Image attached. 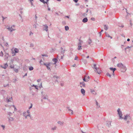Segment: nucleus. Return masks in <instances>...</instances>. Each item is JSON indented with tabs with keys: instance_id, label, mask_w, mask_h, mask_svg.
<instances>
[{
	"instance_id": "f257e3e1",
	"label": "nucleus",
	"mask_w": 133,
	"mask_h": 133,
	"mask_svg": "<svg viewBox=\"0 0 133 133\" xmlns=\"http://www.w3.org/2000/svg\"><path fill=\"white\" fill-rule=\"evenodd\" d=\"M118 67L120 68L122 72H124L127 70V68L122 63H119L117 64Z\"/></svg>"
},
{
	"instance_id": "f03ea898",
	"label": "nucleus",
	"mask_w": 133,
	"mask_h": 133,
	"mask_svg": "<svg viewBox=\"0 0 133 133\" xmlns=\"http://www.w3.org/2000/svg\"><path fill=\"white\" fill-rule=\"evenodd\" d=\"M96 64H94L92 68L95 69V72L99 74L102 71L98 68L96 67Z\"/></svg>"
},
{
	"instance_id": "7ed1b4c3",
	"label": "nucleus",
	"mask_w": 133,
	"mask_h": 133,
	"mask_svg": "<svg viewBox=\"0 0 133 133\" xmlns=\"http://www.w3.org/2000/svg\"><path fill=\"white\" fill-rule=\"evenodd\" d=\"M52 64L51 63H43V65H45L47 67V69L49 70H51L50 66L51 64Z\"/></svg>"
},
{
	"instance_id": "20e7f679",
	"label": "nucleus",
	"mask_w": 133,
	"mask_h": 133,
	"mask_svg": "<svg viewBox=\"0 0 133 133\" xmlns=\"http://www.w3.org/2000/svg\"><path fill=\"white\" fill-rule=\"evenodd\" d=\"M118 114L119 115L120 119H123V118L122 117V112L119 108H118L117 110Z\"/></svg>"
},
{
	"instance_id": "39448f33",
	"label": "nucleus",
	"mask_w": 133,
	"mask_h": 133,
	"mask_svg": "<svg viewBox=\"0 0 133 133\" xmlns=\"http://www.w3.org/2000/svg\"><path fill=\"white\" fill-rule=\"evenodd\" d=\"M43 31H45L46 32L48 31V26L46 24L43 25Z\"/></svg>"
},
{
	"instance_id": "423d86ee",
	"label": "nucleus",
	"mask_w": 133,
	"mask_h": 133,
	"mask_svg": "<svg viewBox=\"0 0 133 133\" xmlns=\"http://www.w3.org/2000/svg\"><path fill=\"white\" fill-rule=\"evenodd\" d=\"M7 29L8 30L10 31V32H12L14 31H15L16 30L15 29H13L12 26H11V27H9L7 28Z\"/></svg>"
},
{
	"instance_id": "0eeeda50",
	"label": "nucleus",
	"mask_w": 133,
	"mask_h": 133,
	"mask_svg": "<svg viewBox=\"0 0 133 133\" xmlns=\"http://www.w3.org/2000/svg\"><path fill=\"white\" fill-rule=\"evenodd\" d=\"M90 91L91 93L92 94L94 95H95L96 94V92L95 90L93 89H90Z\"/></svg>"
},
{
	"instance_id": "6e6552de",
	"label": "nucleus",
	"mask_w": 133,
	"mask_h": 133,
	"mask_svg": "<svg viewBox=\"0 0 133 133\" xmlns=\"http://www.w3.org/2000/svg\"><path fill=\"white\" fill-rule=\"evenodd\" d=\"M68 112L70 115L73 114V111L71 110L69 108H68Z\"/></svg>"
},
{
	"instance_id": "1a4fd4ad",
	"label": "nucleus",
	"mask_w": 133,
	"mask_h": 133,
	"mask_svg": "<svg viewBox=\"0 0 133 133\" xmlns=\"http://www.w3.org/2000/svg\"><path fill=\"white\" fill-rule=\"evenodd\" d=\"M0 93L1 94H2L3 96L4 95L6 94V91L4 90H1L0 91Z\"/></svg>"
},
{
	"instance_id": "9d476101",
	"label": "nucleus",
	"mask_w": 133,
	"mask_h": 133,
	"mask_svg": "<svg viewBox=\"0 0 133 133\" xmlns=\"http://www.w3.org/2000/svg\"><path fill=\"white\" fill-rule=\"evenodd\" d=\"M80 84L81 85L80 86V87H85V83L84 82H80Z\"/></svg>"
},
{
	"instance_id": "9b49d317",
	"label": "nucleus",
	"mask_w": 133,
	"mask_h": 133,
	"mask_svg": "<svg viewBox=\"0 0 133 133\" xmlns=\"http://www.w3.org/2000/svg\"><path fill=\"white\" fill-rule=\"evenodd\" d=\"M81 92L83 96L85 95V91L84 89H81Z\"/></svg>"
},
{
	"instance_id": "f8f14e48",
	"label": "nucleus",
	"mask_w": 133,
	"mask_h": 133,
	"mask_svg": "<svg viewBox=\"0 0 133 133\" xmlns=\"http://www.w3.org/2000/svg\"><path fill=\"white\" fill-rule=\"evenodd\" d=\"M8 66V64L7 63H5L2 66L1 65V67L2 68L4 69H6Z\"/></svg>"
},
{
	"instance_id": "ddd939ff",
	"label": "nucleus",
	"mask_w": 133,
	"mask_h": 133,
	"mask_svg": "<svg viewBox=\"0 0 133 133\" xmlns=\"http://www.w3.org/2000/svg\"><path fill=\"white\" fill-rule=\"evenodd\" d=\"M57 123L60 124L61 125H63L64 122L63 121H59L57 122Z\"/></svg>"
},
{
	"instance_id": "4468645a",
	"label": "nucleus",
	"mask_w": 133,
	"mask_h": 133,
	"mask_svg": "<svg viewBox=\"0 0 133 133\" xmlns=\"http://www.w3.org/2000/svg\"><path fill=\"white\" fill-rule=\"evenodd\" d=\"M61 53L63 55V56H64V54L65 52V50L63 49L62 47L61 48Z\"/></svg>"
},
{
	"instance_id": "2eb2a0df",
	"label": "nucleus",
	"mask_w": 133,
	"mask_h": 133,
	"mask_svg": "<svg viewBox=\"0 0 133 133\" xmlns=\"http://www.w3.org/2000/svg\"><path fill=\"white\" fill-rule=\"evenodd\" d=\"M8 121L9 122H10V121H12L14 120V118L13 117H8Z\"/></svg>"
},
{
	"instance_id": "dca6fc26",
	"label": "nucleus",
	"mask_w": 133,
	"mask_h": 133,
	"mask_svg": "<svg viewBox=\"0 0 133 133\" xmlns=\"http://www.w3.org/2000/svg\"><path fill=\"white\" fill-rule=\"evenodd\" d=\"M88 21L87 18H84L82 20V22L83 23H86Z\"/></svg>"
},
{
	"instance_id": "f3484780",
	"label": "nucleus",
	"mask_w": 133,
	"mask_h": 133,
	"mask_svg": "<svg viewBox=\"0 0 133 133\" xmlns=\"http://www.w3.org/2000/svg\"><path fill=\"white\" fill-rule=\"evenodd\" d=\"M96 106L97 108H98L100 107L99 104L98 103V102L96 101Z\"/></svg>"
},
{
	"instance_id": "a211bd4d",
	"label": "nucleus",
	"mask_w": 133,
	"mask_h": 133,
	"mask_svg": "<svg viewBox=\"0 0 133 133\" xmlns=\"http://www.w3.org/2000/svg\"><path fill=\"white\" fill-rule=\"evenodd\" d=\"M52 61L53 62H54V64H55L57 61V59L56 58H54V59H53L52 60Z\"/></svg>"
},
{
	"instance_id": "6ab92c4d",
	"label": "nucleus",
	"mask_w": 133,
	"mask_h": 133,
	"mask_svg": "<svg viewBox=\"0 0 133 133\" xmlns=\"http://www.w3.org/2000/svg\"><path fill=\"white\" fill-rule=\"evenodd\" d=\"M42 98L44 99H48V96L47 95H46L45 96H42Z\"/></svg>"
},
{
	"instance_id": "aec40b11",
	"label": "nucleus",
	"mask_w": 133,
	"mask_h": 133,
	"mask_svg": "<svg viewBox=\"0 0 133 133\" xmlns=\"http://www.w3.org/2000/svg\"><path fill=\"white\" fill-rule=\"evenodd\" d=\"M128 117V115H124V117L123 118V119H124L126 121Z\"/></svg>"
},
{
	"instance_id": "412c9836",
	"label": "nucleus",
	"mask_w": 133,
	"mask_h": 133,
	"mask_svg": "<svg viewBox=\"0 0 133 133\" xmlns=\"http://www.w3.org/2000/svg\"><path fill=\"white\" fill-rule=\"evenodd\" d=\"M111 122L110 121L108 122H107V125L109 127H110L111 126Z\"/></svg>"
},
{
	"instance_id": "4be33fe9",
	"label": "nucleus",
	"mask_w": 133,
	"mask_h": 133,
	"mask_svg": "<svg viewBox=\"0 0 133 133\" xmlns=\"http://www.w3.org/2000/svg\"><path fill=\"white\" fill-rule=\"evenodd\" d=\"M110 69L113 71V72H114L116 69V68H113L112 67H110L109 68Z\"/></svg>"
},
{
	"instance_id": "5701e85b",
	"label": "nucleus",
	"mask_w": 133,
	"mask_h": 133,
	"mask_svg": "<svg viewBox=\"0 0 133 133\" xmlns=\"http://www.w3.org/2000/svg\"><path fill=\"white\" fill-rule=\"evenodd\" d=\"M104 28L106 30H107L108 29V26L106 25H104Z\"/></svg>"
},
{
	"instance_id": "b1692460",
	"label": "nucleus",
	"mask_w": 133,
	"mask_h": 133,
	"mask_svg": "<svg viewBox=\"0 0 133 133\" xmlns=\"http://www.w3.org/2000/svg\"><path fill=\"white\" fill-rule=\"evenodd\" d=\"M57 128V127L56 126H54V127H52L51 128V130H56Z\"/></svg>"
},
{
	"instance_id": "393cba45",
	"label": "nucleus",
	"mask_w": 133,
	"mask_h": 133,
	"mask_svg": "<svg viewBox=\"0 0 133 133\" xmlns=\"http://www.w3.org/2000/svg\"><path fill=\"white\" fill-rule=\"evenodd\" d=\"M14 51L15 53H17L19 52V50L15 48L14 49Z\"/></svg>"
},
{
	"instance_id": "a878e982",
	"label": "nucleus",
	"mask_w": 133,
	"mask_h": 133,
	"mask_svg": "<svg viewBox=\"0 0 133 133\" xmlns=\"http://www.w3.org/2000/svg\"><path fill=\"white\" fill-rule=\"evenodd\" d=\"M81 47V45H78V50H81L82 49Z\"/></svg>"
},
{
	"instance_id": "bb28decb",
	"label": "nucleus",
	"mask_w": 133,
	"mask_h": 133,
	"mask_svg": "<svg viewBox=\"0 0 133 133\" xmlns=\"http://www.w3.org/2000/svg\"><path fill=\"white\" fill-rule=\"evenodd\" d=\"M82 43L83 41H82L79 40L78 45H82Z\"/></svg>"
},
{
	"instance_id": "cd10ccee",
	"label": "nucleus",
	"mask_w": 133,
	"mask_h": 133,
	"mask_svg": "<svg viewBox=\"0 0 133 133\" xmlns=\"http://www.w3.org/2000/svg\"><path fill=\"white\" fill-rule=\"evenodd\" d=\"M14 71L16 73H17L18 71V69H17L14 68Z\"/></svg>"
},
{
	"instance_id": "c85d7f7f",
	"label": "nucleus",
	"mask_w": 133,
	"mask_h": 133,
	"mask_svg": "<svg viewBox=\"0 0 133 133\" xmlns=\"http://www.w3.org/2000/svg\"><path fill=\"white\" fill-rule=\"evenodd\" d=\"M40 1L41 2H43L44 4L46 3L47 4V2H46V1H45L44 0H40Z\"/></svg>"
},
{
	"instance_id": "c756f323",
	"label": "nucleus",
	"mask_w": 133,
	"mask_h": 133,
	"mask_svg": "<svg viewBox=\"0 0 133 133\" xmlns=\"http://www.w3.org/2000/svg\"><path fill=\"white\" fill-rule=\"evenodd\" d=\"M34 68L32 66H30L29 68V70L30 71H31L33 70Z\"/></svg>"
},
{
	"instance_id": "7c9ffc66",
	"label": "nucleus",
	"mask_w": 133,
	"mask_h": 133,
	"mask_svg": "<svg viewBox=\"0 0 133 133\" xmlns=\"http://www.w3.org/2000/svg\"><path fill=\"white\" fill-rule=\"evenodd\" d=\"M27 115V113L25 111L23 113V116H26Z\"/></svg>"
},
{
	"instance_id": "2f4dec72",
	"label": "nucleus",
	"mask_w": 133,
	"mask_h": 133,
	"mask_svg": "<svg viewBox=\"0 0 133 133\" xmlns=\"http://www.w3.org/2000/svg\"><path fill=\"white\" fill-rule=\"evenodd\" d=\"M65 29L66 31L68 30L69 29V28L68 26H65Z\"/></svg>"
},
{
	"instance_id": "473e14b6",
	"label": "nucleus",
	"mask_w": 133,
	"mask_h": 133,
	"mask_svg": "<svg viewBox=\"0 0 133 133\" xmlns=\"http://www.w3.org/2000/svg\"><path fill=\"white\" fill-rule=\"evenodd\" d=\"M7 114L8 115L10 116L12 114V113L10 112H8Z\"/></svg>"
},
{
	"instance_id": "72a5a7b5",
	"label": "nucleus",
	"mask_w": 133,
	"mask_h": 133,
	"mask_svg": "<svg viewBox=\"0 0 133 133\" xmlns=\"http://www.w3.org/2000/svg\"><path fill=\"white\" fill-rule=\"evenodd\" d=\"M43 63L42 59L39 62V63L41 64V65H43Z\"/></svg>"
},
{
	"instance_id": "f704fd0d",
	"label": "nucleus",
	"mask_w": 133,
	"mask_h": 133,
	"mask_svg": "<svg viewBox=\"0 0 133 133\" xmlns=\"http://www.w3.org/2000/svg\"><path fill=\"white\" fill-rule=\"evenodd\" d=\"M34 44L32 43H31L30 44V47H32L34 46Z\"/></svg>"
},
{
	"instance_id": "c9c22d12",
	"label": "nucleus",
	"mask_w": 133,
	"mask_h": 133,
	"mask_svg": "<svg viewBox=\"0 0 133 133\" xmlns=\"http://www.w3.org/2000/svg\"><path fill=\"white\" fill-rule=\"evenodd\" d=\"M132 47V46H128L126 48H125V50H126V49H127L129 48H131Z\"/></svg>"
},
{
	"instance_id": "e433bc0d",
	"label": "nucleus",
	"mask_w": 133,
	"mask_h": 133,
	"mask_svg": "<svg viewBox=\"0 0 133 133\" xmlns=\"http://www.w3.org/2000/svg\"><path fill=\"white\" fill-rule=\"evenodd\" d=\"M37 23H35V24H34L33 25V26L34 28H36L37 27Z\"/></svg>"
},
{
	"instance_id": "4c0bfd02",
	"label": "nucleus",
	"mask_w": 133,
	"mask_h": 133,
	"mask_svg": "<svg viewBox=\"0 0 133 133\" xmlns=\"http://www.w3.org/2000/svg\"><path fill=\"white\" fill-rule=\"evenodd\" d=\"M105 34H106V36L107 37H109L110 35L109 34H107V32H105Z\"/></svg>"
},
{
	"instance_id": "58836bf2",
	"label": "nucleus",
	"mask_w": 133,
	"mask_h": 133,
	"mask_svg": "<svg viewBox=\"0 0 133 133\" xmlns=\"http://www.w3.org/2000/svg\"><path fill=\"white\" fill-rule=\"evenodd\" d=\"M106 75L107 76H109L110 77H111V75L109 73H107L106 74Z\"/></svg>"
},
{
	"instance_id": "ea45409f",
	"label": "nucleus",
	"mask_w": 133,
	"mask_h": 133,
	"mask_svg": "<svg viewBox=\"0 0 133 133\" xmlns=\"http://www.w3.org/2000/svg\"><path fill=\"white\" fill-rule=\"evenodd\" d=\"M91 42V40L90 39H89L88 41V43L89 44H90Z\"/></svg>"
},
{
	"instance_id": "a19ab883",
	"label": "nucleus",
	"mask_w": 133,
	"mask_h": 133,
	"mask_svg": "<svg viewBox=\"0 0 133 133\" xmlns=\"http://www.w3.org/2000/svg\"><path fill=\"white\" fill-rule=\"evenodd\" d=\"M94 81L96 82L97 83H98L99 82V81L98 80H94Z\"/></svg>"
},
{
	"instance_id": "79ce46f5",
	"label": "nucleus",
	"mask_w": 133,
	"mask_h": 133,
	"mask_svg": "<svg viewBox=\"0 0 133 133\" xmlns=\"http://www.w3.org/2000/svg\"><path fill=\"white\" fill-rule=\"evenodd\" d=\"M14 65H11L10 66V67L11 68H14Z\"/></svg>"
},
{
	"instance_id": "37998d69",
	"label": "nucleus",
	"mask_w": 133,
	"mask_h": 133,
	"mask_svg": "<svg viewBox=\"0 0 133 133\" xmlns=\"http://www.w3.org/2000/svg\"><path fill=\"white\" fill-rule=\"evenodd\" d=\"M9 85L8 84H4V87H9Z\"/></svg>"
},
{
	"instance_id": "c03bdc74",
	"label": "nucleus",
	"mask_w": 133,
	"mask_h": 133,
	"mask_svg": "<svg viewBox=\"0 0 133 133\" xmlns=\"http://www.w3.org/2000/svg\"><path fill=\"white\" fill-rule=\"evenodd\" d=\"M14 59L17 62H18L19 61V59L17 57L14 58Z\"/></svg>"
},
{
	"instance_id": "a18cd8bd",
	"label": "nucleus",
	"mask_w": 133,
	"mask_h": 133,
	"mask_svg": "<svg viewBox=\"0 0 133 133\" xmlns=\"http://www.w3.org/2000/svg\"><path fill=\"white\" fill-rule=\"evenodd\" d=\"M3 53L2 51L0 52V56H3Z\"/></svg>"
},
{
	"instance_id": "49530a36",
	"label": "nucleus",
	"mask_w": 133,
	"mask_h": 133,
	"mask_svg": "<svg viewBox=\"0 0 133 133\" xmlns=\"http://www.w3.org/2000/svg\"><path fill=\"white\" fill-rule=\"evenodd\" d=\"M13 81L14 83H15L16 81H17V80L16 79H13Z\"/></svg>"
},
{
	"instance_id": "de8ad7c7",
	"label": "nucleus",
	"mask_w": 133,
	"mask_h": 133,
	"mask_svg": "<svg viewBox=\"0 0 133 133\" xmlns=\"http://www.w3.org/2000/svg\"><path fill=\"white\" fill-rule=\"evenodd\" d=\"M91 20L93 21H95V18L94 17H92L91 18Z\"/></svg>"
},
{
	"instance_id": "09e8293b",
	"label": "nucleus",
	"mask_w": 133,
	"mask_h": 133,
	"mask_svg": "<svg viewBox=\"0 0 133 133\" xmlns=\"http://www.w3.org/2000/svg\"><path fill=\"white\" fill-rule=\"evenodd\" d=\"M83 79L84 81L85 82H87L88 81V80L87 79H85V78H83Z\"/></svg>"
},
{
	"instance_id": "8fccbe9b",
	"label": "nucleus",
	"mask_w": 133,
	"mask_h": 133,
	"mask_svg": "<svg viewBox=\"0 0 133 133\" xmlns=\"http://www.w3.org/2000/svg\"><path fill=\"white\" fill-rule=\"evenodd\" d=\"M42 56L43 57L45 56V57H47L48 56L47 55H46V54H42Z\"/></svg>"
},
{
	"instance_id": "3c124183",
	"label": "nucleus",
	"mask_w": 133,
	"mask_h": 133,
	"mask_svg": "<svg viewBox=\"0 0 133 133\" xmlns=\"http://www.w3.org/2000/svg\"><path fill=\"white\" fill-rule=\"evenodd\" d=\"M33 34V32H32L31 31H30V34H29V35L30 36H31Z\"/></svg>"
},
{
	"instance_id": "603ef678",
	"label": "nucleus",
	"mask_w": 133,
	"mask_h": 133,
	"mask_svg": "<svg viewBox=\"0 0 133 133\" xmlns=\"http://www.w3.org/2000/svg\"><path fill=\"white\" fill-rule=\"evenodd\" d=\"M82 15L84 17H85L87 15V14L86 13H84Z\"/></svg>"
},
{
	"instance_id": "864d4df0",
	"label": "nucleus",
	"mask_w": 133,
	"mask_h": 133,
	"mask_svg": "<svg viewBox=\"0 0 133 133\" xmlns=\"http://www.w3.org/2000/svg\"><path fill=\"white\" fill-rule=\"evenodd\" d=\"M127 119L128 120H130L131 119V118L129 115H128V117L127 118Z\"/></svg>"
},
{
	"instance_id": "5fc2aeb1",
	"label": "nucleus",
	"mask_w": 133,
	"mask_h": 133,
	"mask_svg": "<svg viewBox=\"0 0 133 133\" xmlns=\"http://www.w3.org/2000/svg\"><path fill=\"white\" fill-rule=\"evenodd\" d=\"M32 103H31V106L29 107V109H30L32 107Z\"/></svg>"
},
{
	"instance_id": "6e6d98bb",
	"label": "nucleus",
	"mask_w": 133,
	"mask_h": 133,
	"mask_svg": "<svg viewBox=\"0 0 133 133\" xmlns=\"http://www.w3.org/2000/svg\"><path fill=\"white\" fill-rule=\"evenodd\" d=\"M56 78L57 79L58 78V77L57 76H54L53 77V78Z\"/></svg>"
},
{
	"instance_id": "4d7b16f0",
	"label": "nucleus",
	"mask_w": 133,
	"mask_h": 133,
	"mask_svg": "<svg viewBox=\"0 0 133 133\" xmlns=\"http://www.w3.org/2000/svg\"><path fill=\"white\" fill-rule=\"evenodd\" d=\"M75 60H78V57L76 56L74 59Z\"/></svg>"
},
{
	"instance_id": "13d9d810",
	"label": "nucleus",
	"mask_w": 133,
	"mask_h": 133,
	"mask_svg": "<svg viewBox=\"0 0 133 133\" xmlns=\"http://www.w3.org/2000/svg\"><path fill=\"white\" fill-rule=\"evenodd\" d=\"M84 63H87V61L85 59H84L82 61Z\"/></svg>"
},
{
	"instance_id": "bf43d9fd",
	"label": "nucleus",
	"mask_w": 133,
	"mask_h": 133,
	"mask_svg": "<svg viewBox=\"0 0 133 133\" xmlns=\"http://www.w3.org/2000/svg\"><path fill=\"white\" fill-rule=\"evenodd\" d=\"M28 114H29L30 113V111L29 110H27V112H26Z\"/></svg>"
},
{
	"instance_id": "052dcab7",
	"label": "nucleus",
	"mask_w": 133,
	"mask_h": 133,
	"mask_svg": "<svg viewBox=\"0 0 133 133\" xmlns=\"http://www.w3.org/2000/svg\"><path fill=\"white\" fill-rule=\"evenodd\" d=\"M27 115L28 116H29L30 117H31V115H30V113L29 114H27Z\"/></svg>"
},
{
	"instance_id": "680f3d73",
	"label": "nucleus",
	"mask_w": 133,
	"mask_h": 133,
	"mask_svg": "<svg viewBox=\"0 0 133 133\" xmlns=\"http://www.w3.org/2000/svg\"><path fill=\"white\" fill-rule=\"evenodd\" d=\"M128 15H127V16H125V18L126 19H129V18L128 17Z\"/></svg>"
},
{
	"instance_id": "e2e57ef3",
	"label": "nucleus",
	"mask_w": 133,
	"mask_h": 133,
	"mask_svg": "<svg viewBox=\"0 0 133 133\" xmlns=\"http://www.w3.org/2000/svg\"><path fill=\"white\" fill-rule=\"evenodd\" d=\"M1 126L2 127L3 129H4L5 127V126L4 125H1Z\"/></svg>"
},
{
	"instance_id": "0e129e2a",
	"label": "nucleus",
	"mask_w": 133,
	"mask_h": 133,
	"mask_svg": "<svg viewBox=\"0 0 133 133\" xmlns=\"http://www.w3.org/2000/svg\"><path fill=\"white\" fill-rule=\"evenodd\" d=\"M119 26L120 27L123 28L124 27V26L123 25H119Z\"/></svg>"
},
{
	"instance_id": "69168bd1",
	"label": "nucleus",
	"mask_w": 133,
	"mask_h": 133,
	"mask_svg": "<svg viewBox=\"0 0 133 133\" xmlns=\"http://www.w3.org/2000/svg\"><path fill=\"white\" fill-rule=\"evenodd\" d=\"M78 0H73L74 2L75 3H77L78 1Z\"/></svg>"
},
{
	"instance_id": "338daca9",
	"label": "nucleus",
	"mask_w": 133,
	"mask_h": 133,
	"mask_svg": "<svg viewBox=\"0 0 133 133\" xmlns=\"http://www.w3.org/2000/svg\"><path fill=\"white\" fill-rule=\"evenodd\" d=\"M99 37H101V34H102L101 33V32H99Z\"/></svg>"
},
{
	"instance_id": "774afa93",
	"label": "nucleus",
	"mask_w": 133,
	"mask_h": 133,
	"mask_svg": "<svg viewBox=\"0 0 133 133\" xmlns=\"http://www.w3.org/2000/svg\"><path fill=\"white\" fill-rule=\"evenodd\" d=\"M47 7H48V10L49 11H50V8L49 7L48 5Z\"/></svg>"
}]
</instances>
